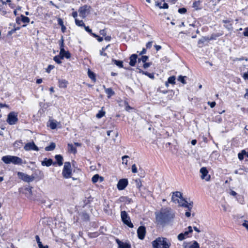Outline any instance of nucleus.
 <instances>
[{
    "instance_id": "obj_13",
    "label": "nucleus",
    "mask_w": 248,
    "mask_h": 248,
    "mask_svg": "<svg viewBox=\"0 0 248 248\" xmlns=\"http://www.w3.org/2000/svg\"><path fill=\"white\" fill-rule=\"evenodd\" d=\"M183 248H199V245L196 241L190 243L184 242L183 245Z\"/></svg>"
},
{
    "instance_id": "obj_27",
    "label": "nucleus",
    "mask_w": 248,
    "mask_h": 248,
    "mask_svg": "<svg viewBox=\"0 0 248 248\" xmlns=\"http://www.w3.org/2000/svg\"><path fill=\"white\" fill-rule=\"evenodd\" d=\"M139 73L147 76L150 78H152V79L154 78V75L152 73H149L147 72L144 71L142 70L141 69H140Z\"/></svg>"
},
{
    "instance_id": "obj_23",
    "label": "nucleus",
    "mask_w": 248,
    "mask_h": 248,
    "mask_svg": "<svg viewBox=\"0 0 248 248\" xmlns=\"http://www.w3.org/2000/svg\"><path fill=\"white\" fill-rule=\"evenodd\" d=\"M192 7L196 10L201 9L202 7L201 6V2L200 1H194L193 3Z\"/></svg>"
},
{
    "instance_id": "obj_36",
    "label": "nucleus",
    "mask_w": 248,
    "mask_h": 248,
    "mask_svg": "<svg viewBox=\"0 0 248 248\" xmlns=\"http://www.w3.org/2000/svg\"><path fill=\"white\" fill-rule=\"evenodd\" d=\"M148 59V57L147 56H142L140 58L138 59V62L140 63L142 62L143 63L145 62Z\"/></svg>"
},
{
    "instance_id": "obj_46",
    "label": "nucleus",
    "mask_w": 248,
    "mask_h": 248,
    "mask_svg": "<svg viewBox=\"0 0 248 248\" xmlns=\"http://www.w3.org/2000/svg\"><path fill=\"white\" fill-rule=\"evenodd\" d=\"M132 172L133 173H137V169L135 164H133L132 166Z\"/></svg>"
},
{
    "instance_id": "obj_51",
    "label": "nucleus",
    "mask_w": 248,
    "mask_h": 248,
    "mask_svg": "<svg viewBox=\"0 0 248 248\" xmlns=\"http://www.w3.org/2000/svg\"><path fill=\"white\" fill-rule=\"evenodd\" d=\"M208 104L210 106L211 108H213L215 106L216 103L215 102H208Z\"/></svg>"
},
{
    "instance_id": "obj_31",
    "label": "nucleus",
    "mask_w": 248,
    "mask_h": 248,
    "mask_svg": "<svg viewBox=\"0 0 248 248\" xmlns=\"http://www.w3.org/2000/svg\"><path fill=\"white\" fill-rule=\"evenodd\" d=\"M105 111L103 110V108L101 109V110H99L98 113L96 114V118L100 119L104 116L105 115Z\"/></svg>"
},
{
    "instance_id": "obj_11",
    "label": "nucleus",
    "mask_w": 248,
    "mask_h": 248,
    "mask_svg": "<svg viewBox=\"0 0 248 248\" xmlns=\"http://www.w3.org/2000/svg\"><path fill=\"white\" fill-rule=\"evenodd\" d=\"M24 149L26 151L34 150L38 151L39 149L33 142H28L25 144Z\"/></svg>"
},
{
    "instance_id": "obj_60",
    "label": "nucleus",
    "mask_w": 248,
    "mask_h": 248,
    "mask_svg": "<svg viewBox=\"0 0 248 248\" xmlns=\"http://www.w3.org/2000/svg\"><path fill=\"white\" fill-rule=\"evenodd\" d=\"M146 52V50L145 48H143L142 51L140 53V55H143L144 54H145Z\"/></svg>"
},
{
    "instance_id": "obj_6",
    "label": "nucleus",
    "mask_w": 248,
    "mask_h": 248,
    "mask_svg": "<svg viewBox=\"0 0 248 248\" xmlns=\"http://www.w3.org/2000/svg\"><path fill=\"white\" fill-rule=\"evenodd\" d=\"M121 217L122 221L124 224L126 225L130 228L133 227L134 226L131 221L130 218L128 214L125 211H123L121 212Z\"/></svg>"
},
{
    "instance_id": "obj_19",
    "label": "nucleus",
    "mask_w": 248,
    "mask_h": 248,
    "mask_svg": "<svg viewBox=\"0 0 248 248\" xmlns=\"http://www.w3.org/2000/svg\"><path fill=\"white\" fill-rule=\"evenodd\" d=\"M53 164V161L51 159H47L46 158L42 161L41 164L43 166L49 167Z\"/></svg>"
},
{
    "instance_id": "obj_54",
    "label": "nucleus",
    "mask_w": 248,
    "mask_h": 248,
    "mask_svg": "<svg viewBox=\"0 0 248 248\" xmlns=\"http://www.w3.org/2000/svg\"><path fill=\"white\" fill-rule=\"evenodd\" d=\"M72 16L75 18V20H76V19H77L78 16V13L77 12H74L72 13Z\"/></svg>"
},
{
    "instance_id": "obj_3",
    "label": "nucleus",
    "mask_w": 248,
    "mask_h": 248,
    "mask_svg": "<svg viewBox=\"0 0 248 248\" xmlns=\"http://www.w3.org/2000/svg\"><path fill=\"white\" fill-rule=\"evenodd\" d=\"M170 245L169 240L164 237H158L152 242L154 248H169Z\"/></svg>"
},
{
    "instance_id": "obj_45",
    "label": "nucleus",
    "mask_w": 248,
    "mask_h": 248,
    "mask_svg": "<svg viewBox=\"0 0 248 248\" xmlns=\"http://www.w3.org/2000/svg\"><path fill=\"white\" fill-rule=\"evenodd\" d=\"M88 76L92 79H93L95 78V76H94V74L90 71H88Z\"/></svg>"
},
{
    "instance_id": "obj_58",
    "label": "nucleus",
    "mask_w": 248,
    "mask_h": 248,
    "mask_svg": "<svg viewBox=\"0 0 248 248\" xmlns=\"http://www.w3.org/2000/svg\"><path fill=\"white\" fill-rule=\"evenodd\" d=\"M243 78L245 80L248 79V73H245L244 74Z\"/></svg>"
},
{
    "instance_id": "obj_4",
    "label": "nucleus",
    "mask_w": 248,
    "mask_h": 248,
    "mask_svg": "<svg viewBox=\"0 0 248 248\" xmlns=\"http://www.w3.org/2000/svg\"><path fill=\"white\" fill-rule=\"evenodd\" d=\"M1 160L6 164L13 163L15 165H21L22 163V159L16 156H3Z\"/></svg>"
},
{
    "instance_id": "obj_47",
    "label": "nucleus",
    "mask_w": 248,
    "mask_h": 248,
    "mask_svg": "<svg viewBox=\"0 0 248 248\" xmlns=\"http://www.w3.org/2000/svg\"><path fill=\"white\" fill-rule=\"evenodd\" d=\"M54 68V66H53L52 65H49L47 67V69H46V71L47 73H49L50 72V71L52 69H53Z\"/></svg>"
},
{
    "instance_id": "obj_41",
    "label": "nucleus",
    "mask_w": 248,
    "mask_h": 248,
    "mask_svg": "<svg viewBox=\"0 0 248 248\" xmlns=\"http://www.w3.org/2000/svg\"><path fill=\"white\" fill-rule=\"evenodd\" d=\"M129 156L128 155H124L122 157V163L124 164L125 165H127V158H128Z\"/></svg>"
},
{
    "instance_id": "obj_39",
    "label": "nucleus",
    "mask_w": 248,
    "mask_h": 248,
    "mask_svg": "<svg viewBox=\"0 0 248 248\" xmlns=\"http://www.w3.org/2000/svg\"><path fill=\"white\" fill-rule=\"evenodd\" d=\"M121 201H124L126 203H130L132 201L131 199L127 197H122L121 198Z\"/></svg>"
},
{
    "instance_id": "obj_33",
    "label": "nucleus",
    "mask_w": 248,
    "mask_h": 248,
    "mask_svg": "<svg viewBox=\"0 0 248 248\" xmlns=\"http://www.w3.org/2000/svg\"><path fill=\"white\" fill-rule=\"evenodd\" d=\"M75 23L76 25L79 27H84L85 25L82 20H78V19H76Z\"/></svg>"
},
{
    "instance_id": "obj_34",
    "label": "nucleus",
    "mask_w": 248,
    "mask_h": 248,
    "mask_svg": "<svg viewBox=\"0 0 248 248\" xmlns=\"http://www.w3.org/2000/svg\"><path fill=\"white\" fill-rule=\"evenodd\" d=\"M134 183L135 184V185H136V187L138 188H140L142 186L141 182L139 179H137L135 180H134Z\"/></svg>"
},
{
    "instance_id": "obj_7",
    "label": "nucleus",
    "mask_w": 248,
    "mask_h": 248,
    "mask_svg": "<svg viewBox=\"0 0 248 248\" xmlns=\"http://www.w3.org/2000/svg\"><path fill=\"white\" fill-rule=\"evenodd\" d=\"M91 7L87 5H84L79 7L78 11L79 15L82 18H85L90 13Z\"/></svg>"
},
{
    "instance_id": "obj_18",
    "label": "nucleus",
    "mask_w": 248,
    "mask_h": 248,
    "mask_svg": "<svg viewBox=\"0 0 248 248\" xmlns=\"http://www.w3.org/2000/svg\"><path fill=\"white\" fill-rule=\"evenodd\" d=\"M116 241L119 248H131L130 245L127 243L122 242L118 239H117Z\"/></svg>"
},
{
    "instance_id": "obj_16",
    "label": "nucleus",
    "mask_w": 248,
    "mask_h": 248,
    "mask_svg": "<svg viewBox=\"0 0 248 248\" xmlns=\"http://www.w3.org/2000/svg\"><path fill=\"white\" fill-rule=\"evenodd\" d=\"M138 56L137 54H133L130 57L129 65L131 66H134L136 63Z\"/></svg>"
},
{
    "instance_id": "obj_1",
    "label": "nucleus",
    "mask_w": 248,
    "mask_h": 248,
    "mask_svg": "<svg viewBox=\"0 0 248 248\" xmlns=\"http://www.w3.org/2000/svg\"><path fill=\"white\" fill-rule=\"evenodd\" d=\"M155 223L164 227L171 222L175 217V214L170 207L162 208L155 213Z\"/></svg>"
},
{
    "instance_id": "obj_30",
    "label": "nucleus",
    "mask_w": 248,
    "mask_h": 248,
    "mask_svg": "<svg viewBox=\"0 0 248 248\" xmlns=\"http://www.w3.org/2000/svg\"><path fill=\"white\" fill-rule=\"evenodd\" d=\"M112 62H113V63L115 64H116L119 67H120V68L123 67V62L122 61L113 59Z\"/></svg>"
},
{
    "instance_id": "obj_5",
    "label": "nucleus",
    "mask_w": 248,
    "mask_h": 248,
    "mask_svg": "<svg viewBox=\"0 0 248 248\" xmlns=\"http://www.w3.org/2000/svg\"><path fill=\"white\" fill-rule=\"evenodd\" d=\"M62 175L64 178L67 179L71 177L72 170L71 164L69 162L64 163L62 171Z\"/></svg>"
},
{
    "instance_id": "obj_29",
    "label": "nucleus",
    "mask_w": 248,
    "mask_h": 248,
    "mask_svg": "<svg viewBox=\"0 0 248 248\" xmlns=\"http://www.w3.org/2000/svg\"><path fill=\"white\" fill-rule=\"evenodd\" d=\"M55 144L53 142H52L49 146H46L45 148V150L47 151H53L55 148Z\"/></svg>"
},
{
    "instance_id": "obj_17",
    "label": "nucleus",
    "mask_w": 248,
    "mask_h": 248,
    "mask_svg": "<svg viewBox=\"0 0 248 248\" xmlns=\"http://www.w3.org/2000/svg\"><path fill=\"white\" fill-rule=\"evenodd\" d=\"M60 55L61 56L62 58L65 57L67 59H69L70 57V54L68 51H66L64 47L60 48Z\"/></svg>"
},
{
    "instance_id": "obj_38",
    "label": "nucleus",
    "mask_w": 248,
    "mask_h": 248,
    "mask_svg": "<svg viewBox=\"0 0 248 248\" xmlns=\"http://www.w3.org/2000/svg\"><path fill=\"white\" fill-rule=\"evenodd\" d=\"M244 154H246V151L243 150L241 153H239L238 155V158L240 160H242L244 159Z\"/></svg>"
},
{
    "instance_id": "obj_21",
    "label": "nucleus",
    "mask_w": 248,
    "mask_h": 248,
    "mask_svg": "<svg viewBox=\"0 0 248 248\" xmlns=\"http://www.w3.org/2000/svg\"><path fill=\"white\" fill-rule=\"evenodd\" d=\"M55 158L57 162V164L59 166H61L63 164V157L60 155H56Z\"/></svg>"
},
{
    "instance_id": "obj_59",
    "label": "nucleus",
    "mask_w": 248,
    "mask_h": 248,
    "mask_svg": "<svg viewBox=\"0 0 248 248\" xmlns=\"http://www.w3.org/2000/svg\"><path fill=\"white\" fill-rule=\"evenodd\" d=\"M132 108L130 106H129L127 104L125 107V110L127 111H129L130 109H131Z\"/></svg>"
},
{
    "instance_id": "obj_8",
    "label": "nucleus",
    "mask_w": 248,
    "mask_h": 248,
    "mask_svg": "<svg viewBox=\"0 0 248 248\" xmlns=\"http://www.w3.org/2000/svg\"><path fill=\"white\" fill-rule=\"evenodd\" d=\"M17 120V115L15 112H11L8 115L7 122L9 124H15Z\"/></svg>"
},
{
    "instance_id": "obj_26",
    "label": "nucleus",
    "mask_w": 248,
    "mask_h": 248,
    "mask_svg": "<svg viewBox=\"0 0 248 248\" xmlns=\"http://www.w3.org/2000/svg\"><path fill=\"white\" fill-rule=\"evenodd\" d=\"M68 149L69 152H70V153H72L73 154H76L77 152L76 148H75L74 147L73 145L72 144H68Z\"/></svg>"
},
{
    "instance_id": "obj_49",
    "label": "nucleus",
    "mask_w": 248,
    "mask_h": 248,
    "mask_svg": "<svg viewBox=\"0 0 248 248\" xmlns=\"http://www.w3.org/2000/svg\"><path fill=\"white\" fill-rule=\"evenodd\" d=\"M84 27L86 31H87L88 33H89L90 34L92 33V30L90 29L88 26H85Z\"/></svg>"
},
{
    "instance_id": "obj_22",
    "label": "nucleus",
    "mask_w": 248,
    "mask_h": 248,
    "mask_svg": "<svg viewBox=\"0 0 248 248\" xmlns=\"http://www.w3.org/2000/svg\"><path fill=\"white\" fill-rule=\"evenodd\" d=\"M188 234V232H186V231L184 233H181L178 235V239L180 241H182L187 237Z\"/></svg>"
},
{
    "instance_id": "obj_56",
    "label": "nucleus",
    "mask_w": 248,
    "mask_h": 248,
    "mask_svg": "<svg viewBox=\"0 0 248 248\" xmlns=\"http://www.w3.org/2000/svg\"><path fill=\"white\" fill-rule=\"evenodd\" d=\"M35 239H36V241H37L38 244L41 243V242L40 241V238L38 235L35 236Z\"/></svg>"
},
{
    "instance_id": "obj_63",
    "label": "nucleus",
    "mask_w": 248,
    "mask_h": 248,
    "mask_svg": "<svg viewBox=\"0 0 248 248\" xmlns=\"http://www.w3.org/2000/svg\"><path fill=\"white\" fill-rule=\"evenodd\" d=\"M247 93L244 95V97L246 99H248V90L247 89Z\"/></svg>"
},
{
    "instance_id": "obj_52",
    "label": "nucleus",
    "mask_w": 248,
    "mask_h": 248,
    "mask_svg": "<svg viewBox=\"0 0 248 248\" xmlns=\"http://www.w3.org/2000/svg\"><path fill=\"white\" fill-rule=\"evenodd\" d=\"M38 245L39 248H48V247L47 245L43 246L42 242Z\"/></svg>"
},
{
    "instance_id": "obj_62",
    "label": "nucleus",
    "mask_w": 248,
    "mask_h": 248,
    "mask_svg": "<svg viewBox=\"0 0 248 248\" xmlns=\"http://www.w3.org/2000/svg\"><path fill=\"white\" fill-rule=\"evenodd\" d=\"M188 230L187 231H186V232H188V233H190V232H192V227L191 226H189L188 227Z\"/></svg>"
},
{
    "instance_id": "obj_61",
    "label": "nucleus",
    "mask_w": 248,
    "mask_h": 248,
    "mask_svg": "<svg viewBox=\"0 0 248 248\" xmlns=\"http://www.w3.org/2000/svg\"><path fill=\"white\" fill-rule=\"evenodd\" d=\"M155 47L156 50V51H158L159 49L161 48V46H160L158 45H155Z\"/></svg>"
},
{
    "instance_id": "obj_37",
    "label": "nucleus",
    "mask_w": 248,
    "mask_h": 248,
    "mask_svg": "<svg viewBox=\"0 0 248 248\" xmlns=\"http://www.w3.org/2000/svg\"><path fill=\"white\" fill-rule=\"evenodd\" d=\"M175 77L174 76H171L168 79V83L174 84L175 83Z\"/></svg>"
},
{
    "instance_id": "obj_20",
    "label": "nucleus",
    "mask_w": 248,
    "mask_h": 248,
    "mask_svg": "<svg viewBox=\"0 0 248 248\" xmlns=\"http://www.w3.org/2000/svg\"><path fill=\"white\" fill-rule=\"evenodd\" d=\"M68 84V81L65 79H62L59 80V86L60 88H65L67 87Z\"/></svg>"
},
{
    "instance_id": "obj_9",
    "label": "nucleus",
    "mask_w": 248,
    "mask_h": 248,
    "mask_svg": "<svg viewBox=\"0 0 248 248\" xmlns=\"http://www.w3.org/2000/svg\"><path fill=\"white\" fill-rule=\"evenodd\" d=\"M146 232V228L144 226H140L137 230V235L138 238L140 240H143L145 236Z\"/></svg>"
},
{
    "instance_id": "obj_32",
    "label": "nucleus",
    "mask_w": 248,
    "mask_h": 248,
    "mask_svg": "<svg viewBox=\"0 0 248 248\" xmlns=\"http://www.w3.org/2000/svg\"><path fill=\"white\" fill-rule=\"evenodd\" d=\"M57 126V122L55 120L50 121L49 126L52 129H55Z\"/></svg>"
},
{
    "instance_id": "obj_42",
    "label": "nucleus",
    "mask_w": 248,
    "mask_h": 248,
    "mask_svg": "<svg viewBox=\"0 0 248 248\" xmlns=\"http://www.w3.org/2000/svg\"><path fill=\"white\" fill-rule=\"evenodd\" d=\"M60 48H63L64 47V40L63 37L62 36L60 40Z\"/></svg>"
},
{
    "instance_id": "obj_24",
    "label": "nucleus",
    "mask_w": 248,
    "mask_h": 248,
    "mask_svg": "<svg viewBox=\"0 0 248 248\" xmlns=\"http://www.w3.org/2000/svg\"><path fill=\"white\" fill-rule=\"evenodd\" d=\"M99 179H100L101 182L103 180V177H100L98 174H95L92 177V181L93 183H95L98 181Z\"/></svg>"
},
{
    "instance_id": "obj_10",
    "label": "nucleus",
    "mask_w": 248,
    "mask_h": 248,
    "mask_svg": "<svg viewBox=\"0 0 248 248\" xmlns=\"http://www.w3.org/2000/svg\"><path fill=\"white\" fill-rule=\"evenodd\" d=\"M17 175L25 182H32L34 179V177L28 175L23 172H18Z\"/></svg>"
},
{
    "instance_id": "obj_53",
    "label": "nucleus",
    "mask_w": 248,
    "mask_h": 248,
    "mask_svg": "<svg viewBox=\"0 0 248 248\" xmlns=\"http://www.w3.org/2000/svg\"><path fill=\"white\" fill-rule=\"evenodd\" d=\"M242 225L248 231V221H245V222L242 224Z\"/></svg>"
},
{
    "instance_id": "obj_14",
    "label": "nucleus",
    "mask_w": 248,
    "mask_h": 248,
    "mask_svg": "<svg viewBox=\"0 0 248 248\" xmlns=\"http://www.w3.org/2000/svg\"><path fill=\"white\" fill-rule=\"evenodd\" d=\"M128 185L127 179H123L119 180L117 184V188L119 190H123Z\"/></svg>"
},
{
    "instance_id": "obj_55",
    "label": "nucleus",
    "mask_w": 248,
    "mask_h": 248,
    "mask_svg": "<svg viewBox=\"0 0 248 248\" xmlns=\"http://www.w3.org/2000/svg\"><path fill=\"white\" fill-rule=\"evenodd\" d=\"M152 46V42H149L146 44V47L147 48H150Z\"/></svg>"
},
{
    "instance_id": "obj_2",
    "label": "nucleus",
    "mask_w": 248,
    "mask_h": 248,
    "mask_svg": "<svg viewBox=\"0 0 248 248\" xmlns=\"http://www.w3.org/2000/svg\"><path fill=\"white\" fill-rule=\"evenodd\" d=\"M171 200L175 203H177L180 206H183L188 208V211L185 213L186 217H189L191 215L190 211L193 207V203L190 201L188 202L182 197V194L179 191L173 192L171 197Z\"/></svg>"
},
{
    "instance_id": "obj_40",
    "label": "nucleus",
    "mask_w": 248,
    "mask_h": 248,
    "mask_svg": "<svg viewBox=\"0 0 248 248\" xmlns=\"http://www.w3.org/2000/svg\"><path fill=\"white\" fill-rule=\"evenodd\" d=\"M186 76H180L178 78V80L180 81L181 82H182V83L183 84H186V80H185V78H186Z\"/></svg>"
},
{
    "instance_id": "obj_44",
    "label": "nucleus",
    "mask_w": 248,
    "mask_h": 248,
    "mask_svg": "<svg viewBox=\"0 0 248 248\" xmlns=\"http://www.w3.org/2000/svg\"><path fill=\"white\" fill-rule=\"evenodd\" d=\"M225 27L227 28L228 30H232V24L229 22L228 24H226L224 25Z\"/></svg>"
},
{
    "instance_id": "obj_35",
    "label": "nucleus",
    "mask_w": 248,
    "mask_h": 248,
    "mask_svg": "<svg viewBox=\"0 0 248 248\" xmlns=\"http://www.w3.org/2000/svg\"><path fill=\"white\" fill-rule=\"evenodd\" d=\"M62 58H61V56H56L54 57V61L58 64H61L62 63L61 59Z\"/></svg>"
},
{
    "instance_id": "obj_48",
    "label": "nucleus",
    "mask_w": 248,
    "mask_h": 248,
    "mask_svg": "<svg viewBox=\"0 0 248 248\" xmlns=\"http://www.w3.org/2000/svg\"><path fill=\"white\" fill-rule=\"evenodd\" d=\"M151 63H150V62H144V64H143V67L144 69H146L147 68H148L150 65H151Z\"/></svg>"
},
{
    "instance_id": "obj_50",
    "label": "nucleus",
    "mask_w": 248,
    "mask_h": 248,
    "mask_svg": "<svg viewBox=\"0 0 248 248\" xmlns=\"http://www.w3.org/2000/svg\"><path fill=\"white\" fill-rule=\"evenodd\" d=\"M169 8V5L167 3H164L163 5L160 6V9H168Z\"/></svg>"
},
{
    "instance_id": "obj_12",
    "label": "nucleus",
    "mask_w": 248,
    "mask_h": 248,
    "mask_svg": "<svg viewBox=\"0 0 248 248\" xmlns=\"http://www.w3.org/2000/svg\"><path fill=\"white\" fill-rule=\"evenodd\" d=\"M200 171L202 174L201 178L202 179H204L206 181H208L210 180V176L208 174V171L206 168H205V167L202 168L200 169Z\"/></svg>"
},
{
    "instance_id": "obj_15",
    "label": "nucleus",
    "mask_w": 248,
    "mask_h": 248,
    "mask_svg": "<svg viewBox=\"0 0 248 248\" xmlns=\"http://www.w3.org/2000/svg\"><path fill=\"white\" fill-rule=\"evenodd\" d=\"M21 20L24 23H28L30 22V18L28 17L21 15L20 17H17L16 18V22L17 24H20L19 21Z\"/></svg>"
},
{
    "instance_id": "obj_64",
    "label": "nucleus",
    "mask_w": 248,
    "mask_h": 248,
    "mask_svg": "<svg viewBox=\"0 0 248 248\" xmlns=\"http://www.w3.org/2000/svg\"><path fill=\"white\" fill-rule=\"evenodd\" d=\"M244 35L245 36H248V30H247L246 31L244 32Z\"/></svg>"
},
{
    "instance_id": "obj_43",
    "label": "nucleus",
    "mask_w": 248,
    "mask_h": 248,
    "mask_svg": "<svg viewBox=\"0 0 248 248\" xmlns=\"http://www.w3.org/2000/svg\"><path fill=\"white\" fill-rule=\"evenodd\" d=\"M178 12L181 14H185L186 12V9L185 8H180L178 10Z\"/></svg>"
},
{
    "instance_id": "obj_57",
    "label": "nucleus",
    "mask_w": 248,
    "mask_h": 248,
    "mask_svg": "<svg viewBox=\"0 0 248 248\" xmlns=\"http://www.w3.org/2000/svg\"><path fill=\"white\" fill-rule=\"evenodd\" d=\"M104 51H103L102 49L101 50H100V55L104 56H107V53L105 52H104Z\"/></svg>"
},
{
    "instance_id": "obj_28",
    "label": "nucleus",
    "mask_w": 248,
    "mask_h": 248,
    "mask_svg": "<svg viewBox=\"0 0 248 248\" xmlns=\"http://www.w3.org/2000/svg\"><path fill=\"white\" fill-rule=\"evenodd\" d=\"M105 93L108 94V97L109 98L114 94V91L110 88L105 89Z\"/></svg>"
},
{
    "instance_id": "obj_25",
    "label": "nucleus",
    "mask_w": 248,
    "mask_h": 248,
    "mask_svg": "<svg viewBox=\"0 0 248 248\" xmlns=\"http://www.w3.org/2000/svg\"><path fill=\"white\" fill-rule=\"evenodd\" d=\"M58 24L61 26V30H62V32H65V31H66V27L64 26V25L63 24V22L61 18H59L58 19Z\"/></svg>"
}]
</instances>
